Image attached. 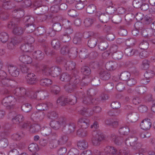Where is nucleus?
I'll use <instances>...</instances> for the list:
<instances>
[{
  "mask_svg": "<svg viewBox=\"0 0 155 155\" xmlns=\"http://www.w3.org/2000/svg\"><path fill=\"white\" fill-rule=\"evenodd\" d=\"M30 132L34 133H37L41 129V127L38 124H31L29 128Z\"/></svg>",
  "mask_w": 155,
  "mask_h": 155,
  "instance_id": "42",
  "label": "nucleus"
},
{
  "mask_svg": "<svg viewBox=\"0 0 155 155\" xmlns=\"http://www.w3.org/2000/svg\"><path fill=\"white\" fill-rule=\"evenodd\" d=\"M141 31V34L143 36L145 37H147L149 38L152 37L153 31L152 30L150 29L147 30L144 28H143Z\"/></svg>",
  "mask_w": 155,
  "mask_h": 155,
  "instance_id": "40",
  "label": "nucleus"
},
{
  "mask_svg": "<svg viewBox=\"0 0 155 155\" xmlns=\"http://www.w3.org/2000/svg\"><path fill=\"white\" fill-rule=\"evenodd\" d=\"M22 110L24 112L28 113L32 109L31 105L29 103H25L21 106Z\"/></svg>",
  "mask_w": 155,
  "mask_h": 155,
  "instance_id": "49",
  "label": "nucleus"
},
{
  "mask_svg": "<svg viewBox=\"0 0 155 155\" xmlns=\"http://www.w3.org/2000/svg\"><path fill=\"white\" fill-rule=\"evenodd\" d=\"M80 80V77L77 74V71L74 70L70 81V82L73 89L76 87H79L80 85H83V82L82 81L81 82Z\"/></svg>",
  "mask_w": 155,
  "mask_h": 155,
  "instance_id": "6",
  "label": "nucleus"
},
{
  "mask_svg": "<svg viewBox=\"0 0 155 155\" xmlns=\"http://www.w3.org/2000/svg\"><path fill=\"white\" fill-rule=\"evenodd\" d=\"M25 30V29L22 27L18 26L17 25L13 28L12 33L15 35L20 36L24 33Z\"/></svg>",
  "mask_w": 155,
  "mask_h": 155,
  "instance_id": "28",
  "label": "nucleus"
},
{
  "mask_svg": "<svg viewBox=\"0 0 155 155\" xmlns=\"http://www.w3.org/2000/svg\"><path fill=\"white\" fill-rule=\"evenodd\" d=\"M9 15L7 12L1 8L0 10V19L5 21L9 19Z\"/></svg>",
  "mask_w": 155,
  "mask_h": 155,
  "instance_id": "45",
  "label": "nucleus"
},
{
  "mask_svg": "<svg viewBox=\"0 0 155 155\" xmlns=\"http://www.w3.org/2000/svg\"><path fill=\"white\" fill-rule=\"evenodd\" d=\"M12 16H15V18H18L20 20V18L23 17L24 15V12L23 10L21 8L14 10L12 11Z\"/></svg>",
  "mask_w": 155,
  "mask_h": 155,
  "instance_id": "24",
  "label": "nucleus"
},
{
  "mask_svg": "<svg viewBox=\"0 0 155 155\" xmlns=\"http://www.w3.org/2000/svg\"><path fill=\"white\" fill-rule=\"evenodd\" d=\"M83 102L84 104L87 105L90 104L91 103L93 104H96L98 103V101L96 99H91V98L87 97L84 98Z\"/></svg>",
  "mask_w": 155,
  "mask_h": 155,
  "instance_id": "35",
  "label": "nucleus"
},
{
  "mask_svg": "<svg viewBox=\"0 0 155 155\" xmlns=\"http://www.w3.org/2000/svg\"><path fill=\"white\" fill-rule=\"evenodd\" d=\"M51 44L52 47L56 50L59 49L61 45V42L57 39L52 40L51 42Z\"/></svg>",
  "mask_w": 155,
  "mask_h": 155,
  "instance_id": "53",
  "label": "nucleus"
},
{
  "mask_svg": "<svg viewBox=\"0 0 155 155\" xmlns=\"http://www.w3.org/2000/svg\"><path fill=\"white\" fill-rule=\"evenodd\" d=\"M100 78L104 81L109 80L111 75L110 72L103 69L101 70L99 74Z\"/></svg>",
  "mask_w": 155,
  "mask_h": 155,
  "instance_id": "22",
  "label": "nucleus"
},
{
  "mask_svg": "<svg viewBox=\"0 0 155 155\" xmlns=\"http://www.w3.org/2000/svg\"><path fill=\"white\" fill-rule=\"evenodd\" d=\"M11 18H12V20L8 23V28L10 29L13 28L16 26L17 25L15 23H18L20 21V19L18 18H15V16L11 17Z\"/></svg>",
  "mask_w": 155,
  "mask_h": 155,
  "instance_id": "34",
  "label": "nucleus"
},
{
  "mask_svg": "<svg viewBox=\"0 0 155 155\" xmlns=\"http://www.w3.org/2000/svg\"><path fill=\"white\" fill-rule=\"evenodd\" d=\"M48 117L51 119H55L58 117V114L55 111L49 112L47 115Z\"/></svg>",
  "mask_w": 155,
  "mask_h": 155,
  "instance_id": "59",
  "label": "nucleus"
},
{
  "mask_svg": "<svg viewBox=\"0 0 155 155\" xmlns=\"http://www.w3.org/2000/svg\"><path fill=\"white\" fill-rule=\"evenodd\" d=\"M130 76V72L127 71L122 72L120 75V79L123 81L127 80Z\"/></svg>",
  "mask_w": 155,
  "mask_h": 155,
  "instance_id": "50",
  "label": "nucleus"
},
{
  "mask_svg": "<svg viewBox=\"0 0 155 155\" xmlns=\"http://www.w3.org/2000/svg\"><path fill=\"white\" fill-rule=\"evenodd\" d=\"M77 145L78 148L81 150L86 149L88 147L87 142L84 140L79 141L77 143Z\"/></svg>",
  "mask_w": 155,
  "mask_h": 155,
  "instance_id": "47",
  "label": "nucleus"
},
{
  "mask_svg": "<svg viewBox=\"0 0 155 155\" xmlns=\"http://www.w3.org/2000/svg\"><path fill=\"white\" fill-rule=\"evenodd\" d=\"M71 48V44L70 43H68L67 45H64L61 48V52L63 55L68 54L70 48Z\"/></svg>",
  "mask_w": 155,
  "mask_h": 155,
  "instance_id": "43",
  "label": "nucleus"
},
{
  "mask_svg": "<svg viewBox=\"0 0 155 155\" xmlns=\"http://www.w3.org/2000/svg\"><path fill=\"white\" fill-rule=\"evenodd\" d=\"M52 105V104L51 103L46 102L45 103H40L38 104L36 106V108L38 110H45L51 107Z\"/></svg>",
  "mask_w": 155,
  "mask_h": 155,
  "instance_id": "17",
  "label": "nucleus"
},
{
  "mask_svg": "<svg viewBox=\"0 0 155 155\" xmlns=\"http://www.w3.org/2000/svg\"><path fill=\"white\" fill-rule=\"evenodd\" d=\"M104 38L100 37L99 41L100 42L98 45V48L101 51H104L107 49L108 47V44L106 41H104Z\"/></svg>",
  "mask_w": 155,
  "mask_h": 155,
  "instance_id": "21",
  "label": "nucleus"
},
{
  "mask_svg": "<svg viewBox=\"0 0 155 155\" xmlns=\"http://www.w3.org/2000/svg\"><path fill=\"white\" fill-rule=\"evenodd\" d=\"M96 15L98 16L99 20L102 23H106L110 19L109 16L106 13L101 14L100 12H97Z\"/></svg>",
  "mask_w": 155,
  "mask_h": 155,
  "instance_id": "20",
  "label": "nucleus"
},
{
  "mask_svg": "<svg viewBox=\"0 0 155 155\" xmlns=\"http://www.w3.org/2000/svg\"><path fill=\"white\" fill-rule=\"evenodd\" d=\"M77 49L75 47H71L70 48L68 55L71 58H74L78 55Z\"/></svg>",
  "mask_w": 155,
  "mask_h": 155,
  "instance_id": "39",
  "label": "nucleus"
},
{
  "mask_svg": "<svg viewBox=\"0 0 155 155\" xmlns=\"http://www.w3.org/2000/svg\"><path fill=\"white\" fill-rule=\"evenodd\" d=\"M77 135L79 137H84L86 136L87 135V131L83 128H81L77 130Z\"/></svg>",
  "mask_w": 155,
  "mask_h": 155,
  "instance_id": "61",
  "label": "nucleus"
},
{
  "mask_svg": "<svg viewBox=\"0 0 155 155\" xmlns=\"http://www.w3.org/2000/svg\"><path fill=\"white\" fill-rule=\"evenodd\" d=\"M110 137L112 140L117 145H120L123 142L122 138L114 134H111Z\"/></svg>",
  "mask_w": 155,
  "mask_h": 155,
  "instance_id": "29",
  "label": "nucleus"
},
{
  "mask_svg": "<svg viewBox=\"0 0 155 155\" xmlns=\"http://www.w3.org/2000/svg\"><path fill=\"white\" fill-rule=\"evenodd\" d=\"M23 21L25 22H27L26 25L34 24L35 21L34 18L31 16H26L23 18Z\"/></svg>",
  "mask_w": 155,
  "mask_h": 155,
  "instance_id": "52",
  "label": "nucleus"
},
{
  "mask_svg": "<svg viewBox=\"0 0 155 155\" xmlns=\"http://www.w3.org/2000/svg\"><path fill=\"white\" fill-rule=\"evenodd\" d=\"M138 114L133 111L130 112L127 117L128 121L131 123L136 122L138 120Z\"/></svg>",
  "mask_w": 155,
  "mask_h": 155,
  "instance_id": "19",
  "label": "nucleus"
},
{
  "mask_svg": "<svg viewBox=\"0 0 155 155\" xmlns=\"http://www.w3.org/2000/svg\"><path fill=\"white\" fill-rule=\"evenodd\" d=\"M36 68L37 71L41 72L43 74L47 76L50 75L51 68L46 64H39L36 65Z\"/></svg>",
  "mask_w": 155,
  "mask_h": 155,
  "instance_id": "9",
  "label": "nucleus"
},
{
  "mask_svg": "<svg viewBox=\"0 0 155 155\" xmlns=\"http://www.w3.org/2000/svg\"><path fill=\"white\" fill-rule=\"evenodd\" d=\"M67 124V119L64 117H61L57 120L51 121L50 125L52 128L57 130L61 127L64 128Z\"/></svg>",
  "mask_w": 155,
  "mask_h": 155,
  "instance_id": "4",
  "label": "nucleus"
},
{
  "mask_svg": "<svg viewBox=\"0 0 155 155\" xmlns=\"http://www.w3.org/2000/svg\"><path fill=\"white\" fill-rule=\"evenodd\" d=\"M60 39L63 42H67L70 43L69 41L71 40V37L70 35H67L65 33L61 35L60 37Z\"/></svg>",
  "mask_w": 155,
  "mask_h": 155,
  "instance_id": "58",
  "label": "nucleus"
},
{
  "mask_svg": "<svg viewBox=\"0 0 155 155\" xmlns=\"http://www.w3.org/2000/svg\"><path fill=\"white\" fill-rule=\"evenodd\" d=\"M86 11L87 12L88 14H93L96 11V6L93 4H90L87 6Z\"/></svg>",
  "mask_w": 155,
  "mask_h": 155,
  "instance_id": "48",
  "label": "nucleus"
},
{
  "mask_svg": "<svg viewBox=\"0 0 155 155\" xmlns=\"http://www.w3.org/2000/svg\"><path fill=\"white\" fill-rule=\"evenodd\" d=\"M111 20L112 22L115 24H118L122 20V18L121 16L118 14L114 15Z\"/></svg>",
  "mask_w": 155,
  "mask_h": 155,
  "instance_id": "56",
  "label": "nucleus"
},
{
  "mask_svg": "<svg viewBox=\"0 0 155 155\" xmlns=\"http://www.w3.org/2000/svg\"><path fill=\"white\" fill-rule=\"evenodd\" d=\"M152 123L150 119L146 118L142 120L140 125V128L146 130H149L151 126Z\"/></svg>",
  "mask_w": 155,
  "mask_h": 155,
  "instance_id": "13",
  "label": "nucleus"
},
{
  "mask_svg": "<svg viewBox=\"0 0 155 155\" xmlns=\"http://www.w3.org/2000/svg\"><path fill=\"white\" fill-rule=\"evenodd\" d=\"M6 73L0 69V86L6 90L4 91V94H9L11 91L10 89L14 87V86L12 84L14 82L6 78Z\"/></svg>",
  "mask_w": 155,
  "mask_h": 155,
  "instance_id": "1",
  "label": "nucleus"
},
{
  "mask_svg": "<svg viewBox=\"0 0 155 155\" xmlns=\"http://www.w3.org/2000/svg\"><path fill=\"white\" fill-rule=\"evenodd\" d=\"M9 127L6 128L4 127L0 133V138H7V137L9 134Z\"/></svg>",
  "mask_w": 155,
  "mask_h": 155,
  "instance_id": "44",
  "label": "nucleus"
},
{
  "mask_svg": "<svg viewBox=\"0 0 155 155\" xmlns=\"http://www.w3.org/2000/svg\"><path fill=\"white\" fill-rule=\"evenodd\" d=\"M33 58L38 60L41 61L44 58V54L41 51L38 50L35 51L33 54Z\"/></svg>",
  "mask_w": 155,
  "mask_h": 155,
  "instance_id": "31",
  "label": "nucleus"
},
{
  "mask_svg": "<svg viewBox=\"0 0 155 155\" xmlns=\"http://www.w3.org/2000/svg\"><path fill=\"white\" fill-rule=\"evenodd\" d=\"M20 42V41L18 40L16 37H14L10 39L8 41L7 44L8 48L11 50L15 48V45H17Z\"/></svg>",
  "mask_w": 155,
  "mask_h": 155,
  "instance_id": "15",
  "label": "nucleus"
},
{
  "mask_svg": "<svg viewBox=\"0 0 155 155\" xmlns=\"http://www.w3.org/2000/svg\"><path fill=\"white\" fill-rule=\"evenodd\" d=\"M24 120L23 115L19 114L16 115L12 119L13 123L15 124L21 125Z\"/></svg>",
  "mask_w": 155,
  "mask_h": 155,
  "instance_id": "33",
  "label": "nucleus"
},
{
  "mask_svg": "<svg viewBox=\"0 0 155 155\" xmlns=\"http://www.w3.org/2000/svg\"><path fill=\"white\" fill-rule=\"evenodd\" d=\"M64 67L67 70H72L75 68V63L74 62L67 61L64 62Z\"/></svg>",
  "mask_w": 155,
  "mask_h": 155,
  "instance_id": "36",
  "label": "nucleus"
},
{
  "mask_svg": "<svg viewBox=\"0 0 155 155\" xmlns=\"http://www.w3.org/2000/svg\"><path fill=\"white\" fill-rule=\"evenodd\" d=\"M70 76L67 73H64L62 74L60 76V80L62 81L68 82L70 81L71 78Z\"/></svg>",
  "mask_w": 155,
  "mask_h": 155,
  "instance_id": "54",
  "label": "nucleus"
},
{
  "mask_svg": "<svg viewBox=\"0 0 155 155\" xmlns=\"http://www.w3.org/2000/svg\"><path fill=\"white\" fill-rule=\"evenodd\" d=\"M116 63L113 61H109L106 63L105 67L108 71H112L116 68Z\"/></svg>",
  "mask_w": 155,
  "mask_h": 155,
  "instance_id": "37",
  "label": "nucleus"
},
{
  "mask_svg": "<svg viewBox=\"0 0 155 155\" xmlns=\"http://www.w3.org/2000/svg\"><path fill=\"white\" fill-rule=\"evenodd\" d=\"M37 96L40 97V100H43L45 98L46 96H47V92L45 91H37L34 94V98H37Z\"/></svg>",
  "mask_w": 155,
  "mask_h": 155,
  "instance_id": "30",
  "label": "nucleus"
},
{
  "mask_svg": "<svg viewBox=\"0 0 155 155\" xmlns=\"http://www.w3.org/2000/svg\"><path fill=\"white\" fill-rule=\"evenodd\" d=\"M105 153L111 155H120L119 151H117L116 148L114 147L108 146L104 149Z\"/></svg>",
  "mask_w": 155,
  "mask_h": 155,
  "instance_id": "16",
  "label": "nucleus"
},
{
  "mask_svg": "<svg viewBox=\"0 0 155 155\" xmlns=\"http://www.w3.org/2000/svg\"><path fill=\"white\" fill-rule=\"evenodd\" d=\"M25 134L23 132L19 133H16L13 134L11 136L12 138L15 140H21L24 136Z\"/></svg>",
  "mask_w": 155,
  "mask_h": 155,
  "instance_id": "51",
  "label": "nucleus"
},
{
  "mask_svg": "<svg viewBox=\"0 0 155 155\" xmlns=\"http://www.w3.org/2000/svg\"><path fill=\"white\" fill-rule=\"evenodd\" d=\"M19 60L22 63L26 64H30L32 62V58L30 56L23 55L19 57Z\"/></svg>",
  "mask_w": 155,
  "mask_h": 155,
  "instance_id": "26",
  "label": "nucleus"
},
{
  "mask_svg": "<svg viewBox=\"0 0 155 155\" xmlns=\"http://www.w3.org/2000/svg\"><path fill=\"white\" fill-rule=\"evenodd\" d=\"M45 115V114L42 112L36 111L32 113L31 118L34 121H40L44 119Z\"/></svg>",
  "mask_w": 155,
  "mask_h": 155,
  "instance_id": "10",
  "label": "nucleus"
},
{
  "mask_svg": "<svg viewBox=\"0 0 155 155\" xmlns=\"http://www.w3.org/2000/svg\"><path fill=\"white\" fill-rule=\"evenodd\" d=\"M50 75L54 77L58 76L61 71V68L58 66L52 67L51 68Z\"/></svg>",
  "mask_w": 155,
  "mask_h": 155,
  "instance_id": "23",
  "label": "nucleus"
},
{
  "mask_svg": "<svg viewBox=\"0 0 155 155\" xmlns=\"http://www.w3.org/2000/svg\"><path fill=\"white\" fill-rule=\"evenodd\" d=\"M68 140V137L66 136L62 135L59 137L57 141L59 145H62L67 143Z\"/></svg>",
  "mask_w": 155,
  "mask_h": 155,
  "instance_id": "41",
  "label": "nucleus"
},
{
  "mask_svg": "<svg viewBox=\"0 0 155 155\" xmlns=\"http://www.w3.org/2000/svg\"><path fill=\"white\" fill-rule=\"evenodd\" d=\"M8 69L9 73L12 76L16 77L19 75V70L16 66L9 65L8 66Z\"/></svg>",
  "mask_w": 155,
  "mask_h": 155,
  "instance_id": "14",
  "label": "nucleus"
},
{
  "mask_svg": "<svg viewBox=\"0 0 155 155\" xmlns=\"http://www.w3.org/2000/svg\"><path fill=\"white\" fill-rule=\"evenodd\" d=\"M94 33L92 31H89L84 34V36L86 38H90L88 41V45L91 48H94L96 46L98 40L93 36H94Z\"/></svg>",
  "mask_w": 155,
  "mask_h": 155,
  "instance_id": "8",
  "label": "nucleus"
},
{
  "mask_svg": "<svg viewBox=\"0 0 155 155\" xmlns=\"http://www.w3.org/2000/svg\"><path fill=\"white\" fill-rule=\"evenodd\" d=\"M16 97V98L19 100L20 102H23L25 100L26 97L29 96L31 93L28 90L23 87L17 88L12 92Z\"/></svg>",
  "mask_w": 155,
  "mask_h": 155,
  "instance_id": "2",
  "label": "nucleus"
},
{
  "mask_svg": "<svg viewBox=\"0 0 155 155\" xmlns=\"http://www.w3.org/2000/svg\"><path fill=\"white\" fill-rule=\"evenodd\" d=\"M8 39V36L7 33L2 32L0 33V39L3 43H5Z\"/></svg>",
  "mask_w": 155,
  "mask_h": 155,
  "instance_id": "63",
  "label": "nucleus"
},
{
  "mask_svg": "<svg viewBox=\"0 0 155 155\" xmlns=\"http://www.w3.org/2000/svg\"><path fill=\"white\" fill-rule=\"evenodd\" d=\"M104 138V136L102 134H97L94 135H93L92 139L93 144L94 146L99 145Z\"/></svg>",
  "mask_w": 155,
  "mask_h": 155,
  "instance_id": "11",
  "label": "nucleus"
},
{
  "mask_svg": "<svg viewBox=\"0 0 155 155\" xmlns=\"http://www.w3.org/2000/svg\"><path fill=\"white\" fill-rule=\"evenodd\" d=\"M77 97L73 95H70L66 98L64 97H59L57 101V103L59 105L65 106L66 104L69 103L71 105H73L76 103Z\"/></svg>",
  "mask_w": 155,
  "mask_h": 155,
  "instance_id": "3",
  "label": "nucleus"
},
{
  "mask_svg": "<svg viewBox=\"0 0 155 155\" xmlns=\"http://www.w3.org/2000/svg\"><path fill=\"white\" fill-rule=\"evenodd\" d=\"M20 48L23 51L31 52L32 49V47L31 46V45H28L27 43H25L21 45Z\"/></svg>",
  "mask_w": 155,
  "mask_h": 155,
  "instance_id": "38",
  "label": "nucleus"
},
{
  "mask_svg": "<svg viewBox=\"0 0 155 155\" xmlns=\"http://www.w3.org/2000/svg\"><path fill=\"white\" fill-rule=\"evenodd\" d=\"M125 54L128 57H130L133 55H137L139 54L138 50L135 49H132L131 48H127L125 49Z\"/></svg>",
  "mask_w": 155,
  "mask_h": 155,
  "instance_id": "25",
  "label": "nucleus"
},
{
  "mask_svg": "<svg viewBox=\"0 0 155 155\" xmlns=\"http://www.w3.org/2000/svg\"><path fill=\"white\" fill-rule=\"evenodd\" d=\"M16 101L15 97L9 95L5 97L2 100V103L7 109L9 110L13 108Z\"/></svg>",
  "mask_w": 155,
  "mask_h": 155,
  "instance_id": "5",
  "label": "nucleus"
},
{
  "mask_svg": "<svg viewBox=\"0 0 155 155\" xmlns=\"http://www.w3.org/2000/svg\"><path fill=\"white\" fill-rule=\"evenodd\" d=\"M81 71L85 75H88L91 73V71L90 68L88 66H84L81 68Z\"/></svg>",
  "mask_w": 155,
  "mask_h": 155,
  "instance_id": "55",
  "label": "nucleus"
},
{
  "mask_svg": "<svg viewBox=\"0 0 155 155\" xmlns=\"http://www.w3.org/2000/svg\"><path fill=\"white\" fill-rule=\"evenodd\" d=\"M125 143L128 146L132 147L134 149H137L140 146V144L138 141L137 137L132 136L126 138L125 140Z\"/></svg>",
  "mask_w": 155,
  "mask_h": 155,
  "instance_id": "7",
  "label": "nucleus"
},
{
  "mask_svg": "<svg viewBox=\"0 0 155 155\" xmlns=\"http://www.w3.org/2000/svg\"><path fill=\"white\" fill-rule=\"evenodd\" d=\"M94 22V20L93 18H87L84 20V23L86 27H90Z\"/></svg>",
  "mask_w": 155,
  "mask_h": 155,
  "instance_id": "62",
  "label": "nucleus"
},
{
  "mask_svg": "<svg viewBox=\"0 0 155 155\" xmlns=\"http://www.w3.org/2000/svg\"><path fill=\"white\" fill-rule=\"evenodd\" d=\"M29 150L32 152L35 153L39 150V147L36 143L30 144L28 147Z\"/></svg>",
  "mask_w": 155,
  "mask_h": 155,
  "instance_id": "57",
  "label": "nucleus"
},
{
  "mask_svg": "<svg viewBox=\"0 0 155 155\" xmlns=\"http://www.w3.org/2000/svg\"><path fill=\"white\" fill-rule=\"evenodd\" d=\"M27 83L31 85L35 84L37 82V77L36 75L31 72L27 74L25 77Z\"/></svg>",
  "mask_w": 155,
  "mask_h": 155,
  "instance_id": "12",
  "label": "nucleus"
},
{
  "mask_svg": "<svg viewBox=\"0 0 155 155\" xmlns=\"http://www.w3.org/2000/svg\"><path fill=\"white\" fill-rule=\"evenodd\" d=\"M119 132L121 134L126 135L129 132L130 129L127 126L122 127L119 129Z\"/></svg>",
  "mask_w": 155,
  "mask_h": 155,
  "instance_id": "60",
  "label": "nucleus"
},
{
  "mask_svg": "<svg viewBox=\"0 0 155 155\" xmlns=\"http://www.w3.org/2000/svg\"><path fill=\"white\" fill-rule=\"evenodd\" d=\"M89 122L88 119L85 118H81L79 119L78 122V125L80 127L85 129L89 125Z\"/></svg>",
  "mask_w": 155,
  "mask_h": 155,
  "instance_id": "18",
  "label": "nucleus"
},
{
  "mask_svg": "<svg viewBox=\"0 0 155 155\" xmlns=\"http://www.w3.org/2000/svg\"><path fill=\"white\" fill-rule=\"evenodd\" d=\"M153 19V18L151 15L148 14L146 15L144 17L143 21L145 24L148 25L150 24L152 22Z\"/></svg>",
  "mask_w": 155,
  "mask_h": 155,
  "instance_id": "64",
  "label": "nucleus"
},
{
  "mask_svg": "<svg viewBox=\"0 0 155 155\" xmlns=\"http://www.w3.org/2000/svg\"><path fill=\"white\" fill-rule=\"evenodd\" d=\"M35 13L37 15H41L46 12L48 8L47 6H41L39 7H36L34 8Z\"/></svg>",
  "mask_w": 155,
  "mask_h": 155,
  "instance_id": "27",
  "label": "nucleus"
},
{
  "mask_svg": "<svg viewBox=\"0 0 155 155\" xmlns=\"http://www.w3.org/2000/svg\"><path fill=\"white\" fill-rule=\"evenodd\" d=\"M52 83L51 80L47 78H45L41 80L40 83L41 85L45 87L50 86Z\"/></svg>",
  "mask_w": 155,
  "mask_h": 155,
  "instance_id": "46",
  "label": "nucleus"
},
{
  "mask_svg": "<svg viewBox=\"0 0 155 155\" xmlns=\"http://www.w3.org/2000/svg\"><path fill=\"white\" fill-rule=\"evenodd\" d=\"M39 31H42V33L41 34H43L45 33L46 32L51 37H54L56 35V31L52 28H49L47 31H46L44 27H41L39 29Z\"/></svg>",
  "mask_w": 155,
  "mask_h": 155,
  "instance_id": "32",
  "label": "nucleus"
}]
</instances>
